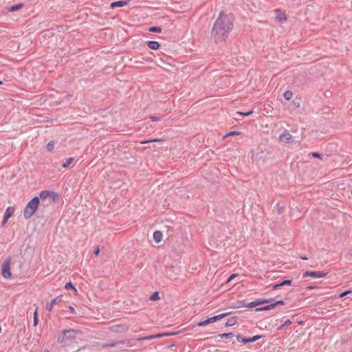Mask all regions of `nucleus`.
I'll use <instances>...</instances> for the list:
<instances>
[{"label": "nucleus", "instance_id": "nucleus-1", "mask_svg": "<svg viewBox=\"0 0 352 352\" xmlns=\"http://www.w3.org/2000/svg\"><path fill=\"white\" fill-rule=\"evenodd\" d=\"M234 18L232 14L221 12L215 21L212 32V37L216 42L225 41L234 27Z\"/></svg>", "mask_w": 352, "mask_h": 352}, {"label": "nucleus", "instance_id": "nucleus-2", "mask_svg": "<svg viewBox=\"0 0 352 352\" xmlns=\"http://www.w3.org/2000/svg\"><path fill=\"white\" fill-rule=\"evenodd\" d=\"M39 206V198L38 197H34L26 205L23 215L25 218H30L37 210Z\"/></svg>", "mask_w": 352, "mask_h": 352}, {"label": "nucleus", "instance_id": "nucleus-3", "mask_svg": "<svg viewBox=\"0 0 352 352\" xmlns=\"http://www.w3.org/2000/svg\"><path fill=\"white\" fill-rule=\"evenodd\" d=\"M12 258L10 256L6 258L1 267V275L6 279H10L12 277L11 272Z\"/></svg>", "mask_w": 352, "mask_h": 352}, {"label": "nucleus", "instance_id": "nucleus-4", "mask_svg": "<svg viewBox=\"0 0 352 352\" xmlns=\"http://www.w3.org/2000/svg\"><path fill=\"white\" fill-rule=\"evenodd\" d=\"M78 333L74 329L64 330L62 336L59 337L58 340L59 342H64L68 340H72L76 338V335Z\"/></svg>", "mask_w": 352, "mask_h": 352}, {"label": "nucleus", "instance_id": "nucleus-5", "mask_svg": "<svg viewBox=\"0 0 352 352\" xmlns=\"http://www.w3.org/2000/svg\"><path fill=\"white\" fill-rule=\"evenodd\" d=\"M228 314H229V313H223L219 315L213 316V317L210 318L204 321L199 322L197 324V326L198 327H204V326L208 325L210 323H213L219 320H221V319L226 317L227 316H228Z\"/></svg>", "mask_w": 352, "mask_h": 352}, {"label": "nucleus", "instance_id": "nucleus-6", "mask_svg": "<svg viewBox=\"0 0 352 352\" xmlns=\"http://www.w3.org/2000/svg\"><path fill=\"white\" fill-rule=\"evenodd\" d=\"M42 200L47 199V198H52L54 202L56 201L58 199V193L50 191V190H43L40 192L39 197Z\"/></svg>", "mask_w": 352, "mask_h": 352}, {"label": "nucleus", "instance_id": "nucleus-7", "mask_svg": "<svg viewBox=\"0 0 352 352\" xmlns=\"http://www.w3.org/2000/svg\"><path fill=\"white\" fill-rule=\"evenodd\" d=\"M275 19L280 23H284L287 21V16L285 12L280 9L274 10Z\"/></svg>", "mask_w": 352, "mask_h": 352}, {"label": "nucleus", "instance_id": "nucleus-8", "mask_svg": "<svg viewBox=\"0 0 352 352\" xmlns=\"http://www.w3.org/2000/svg\"><path fill=\"white\" fill-rule=\"evenodd\" d=\"M327 273H324V272H320V271H318V272L307 271L303 274L302 276L304 278L310 276V277H313V278H319L325 277L327 276Z\"/></svg>", "mask_w": 352, "mask_h": 352}, {"label": "nucleus", "instance_id": "nucleus-9", "mask_svg": "<svg viewBox=\"0 0 352 352\" xmlns=\"http://www.w3.org/2000/svg\"><path fill=\"white\" fill-rule=\"evenodd\" d=\"M279 140L285 144H289L293 142V136L288 131H285L279 136Z\"/></svg>", "mask_w": 352, "mask_h": 352}, {"label": "nucleus", "instance_id": "nucleus-10", "mask_svg": "<svg viewBox=\"0 0 352 352\" xmlns=\"http://www.w3.org/2000/svg\"><path fill=\"white\" fill-rule=\"evenodd\" d=\"M14 212V208L13 207H8L6 210V212L3 215V221L2 222V226H3L8 221L10 217H11Z\"/></svg>", "mask_w": 352, "mask_h": 352}, {"label": "nucleus", "instance_id": "nucleus-11", "mask_svg": "<svg viewBox=\"0 0 352 352\" xmlns=\"http://www.w3.org/2000/svg\"><path fill=\"white\" fill-rule=\"evenodd\" d=\"M270 300L267 299H258L255 301L250 302L246 307L252 308L262 304L267 303Z\"/></svg>", "mask_w": 352, "mask_h": 352}, {"label": "nucleus", "instance_id": "nucleus-12", "mask_svg": "<svg viewBox=\"0 0 352 352\" xmlns=\"http://www.w3.org/2000/svg\"><path fill=\"white\" fill-rule=\"evenodd\" d=\"M129 2L128 1H118L111 3L110 7L112 9H113L115 8H118V7H124V6L129 5Z\"/></svg>", "mask_w": 352, "mask_h": 352}, {"label": "nucleus", "instance_id": "nucleus-13", "mask_svg": "<svg viewBox=\"0 0 352 352\" xmlns=\"http://www.w3.org/2000/svg\"><path fill=\"white\" fill-rule=\"evenodd\" d=\"M147 46L151 50H158L160 47V43L157 41H149L146 42Z\"/></svg>", "mask_w": 352, "mask_h": 352}, {"label": "nucleus", "instance_id": "nucleus-14", "mask_svg": "<svg viewBox=\"0 0 352 352\" xmlns=\"http://www.w3.org/2000/svg\"><path fill=\"white\" fill-rule=\"evenodd\" d=\"M163 234L160 231H155L153 233V239L155 243H159L162 241Z\"/></svg>", "mask_w": 352, "mask_h": 352}, {"label": "nucleus", "instance_id": "nucleus-15", "mask_svg": "<svg viewBox=\"0 0 352 352\" xmlns=\"http://www.w3.org/2000/svg\"><path fill=\"white\" fill-rule=\"evenodd\" d=\"M23 7V3H18V4L14 5L11 7L8 8L7 9V11L8 12H14L21 10Z\"/></svg>", "mask_w": 352, "mask_h": 352}, {"label": "nucleus", "instance_id": "nucleus-16", "mask_svg": "<svg viewBox=\"0 0 352 352\" xmlns=\"http://www.w3.org/2000/svg\"><path fill=\"white\" fill-rule=\"evenodd\" d=\"M237 318L236 317H232L229 319H228L227 322H226V327H232L236 324Z\"/></svg>", "mask_w": 352, "mask_h": 352}, {"label": "nucleus", "instance_id": "nucleus-17", "mask_svg": "<svg viewBox=\"0 0 352 352\" xmlns=\"http://www.w3.org/2000/svg\"><path fill=\"white\" fill-rule=\"evenodd\" d=\"M57 300L58 298L52 299L50 301V302L48 305H47L46 309L48 310L49 311H51L53 309L54 306L56 304Z\"/></svg>", "mask_w": 352, "mask_h": 352}, {"label": "nucleus", "instance_id": "nucleus-18", "mask_svg": "<svg viewBox=\"0 0 352 352\" xmlns=\"http://www.w3.org/2000/svg\"><path fill=\"white\" fill-rule=\"evenodd\" d=\"M291 283H292L291 280H285L283 281L282 283H280V284L274 285L273 286V289H277L280 287H282L283 285H291Z\"/></svg>", "mask_w": 352, "mask_h": 352}, {"label": "nucleus", "instance_id": "nucleus-19", "mask_svg": "<svg viewBox=\"0 0 352 352\" xmlns=\"http://www.w3.org/2000/svg\"><path fill=\"white\" fill-rule=\"evenodd\" d=\"M162 336V334L153 335V336H146V337L138 338V340L140 341V340H151V339H155V338H160Z\"/></svg>", "mask_w": 352, "mask_h": 352}, {"label": "nucleus", "instance_id": "nucleus-20", "mask_svg": "<svg viewBox=\"0 0 352 352\" xmlns=\"http://www.w3.org/2000/svg\"><path fill=\"white\" fill-rule=\"evenodd\" d=\"M111 330L115 332H121L126 331V329L123 325H117L111 327Z\"/></svg>", "mask_w": 352, "mask_h": 352}, {"label": "nucleus", "instance_id": "nucleus-21", "mask_svg": "<svg viewBox=\"0 0 352 352\" xmlns=\"http://www.w3.org/2000/svg\"><path fill=\"white\" fill-rule=\"evenodd\" d=\"M65 288L66 289H72L74 290L75 295L78 294V291H77L76 288L74 287V285L71 282L67 283L65 285Z\"/></svg>", "mask_w": 352, "mask_h": 352}, {"label": "nucleus", "instance_id": "nucleus-22", "mask_svg": "<svg viewBox=\"0 0 352 352\" xmlns=\"http://www.w3.org/2000/svg\"><path fill=\"white\" fill-rule=\"evenodd\" d=\"M283 96H284L285 99H286L287 100H289L292 99V98L293 96V93H292V91L287 90V91H285V93L283 94Z\"/></svg>", "mask_w": 352, "mask_h": 352}, {"label": "nucleus", "instance_id": "nucleus-23", "mask_svg": "<svg viewBox=\"0 0 352 352\" xmlns=\"http://www.w3.org/2000/svg\"><path fill=\"white\" fill-rule=\"evenodd\" d=\"M38 323V308H36V310L34 313V326L36 327Z\"/></svg>", "mask_w": 352, "mask_h": 352}, {"label": "nucleus", "instance_id": "nucleus-24", "mask_svg": "<svg viewBox=\"0 0 352 352\" xmlns=\"http://www.w3.org/2000/svg\"><path fill=\"white\" fill-rule=\"evenodd\" d=\"M74 161V158L73 157H69L68 159L66 160V161L63 164V168H67Z\"/></svg>", "mask_w": 352, "mask_h": 352}, {"label": "nucleus", "instance_id": "nucleus-25", "mask_svg": "<svg viewBox=\"0 0 352 352\" xmlns=\"http://www.w3.org/2000/svg\"><path fill=\"white\" fill-rule=\"evenodd\" d=\"M148 31L151 32H157V33H161L162 32V28L160 27H151L148 29Z\"/></svg>", "mask_w": 352, "mask_h": 352}, {"label": "nucleus", "instance_id": "nucleus-26", "mask_svg": "<svg viewBox=\"0 0 352 352\" xmlns=\"http://www.w3.org/2000/svg\"><path fill=\"white\" fill-rule=\"evenodd\" d=\"M55 143L54 141H50L46 146V148L48 151H52L54 148Z\"/></svg>", "mask_w": 352, "mask_h": 352}, {"label": "nucleus", "instance_id": "nucleus-27", "mask_svg": "<svg viewBox=\"0 0 352 352\" xmlns=\"http://www.w3.org/2000/svg\"><path fill=\"white\" fill-rule=\"evenodd\" d=\"M162 140L161 139L155 138V139L150 140L142 141L140 142V144H144L149 143V142H162Z\"/></svg>", "mask_w": 352, "mask_h": 352}, {"label": "nucleus", "instance_id": "nucleus-28", "mask_svg": "<svg viewBox=\"0 0 352 352\" xmlns=\"http://www.w3.org/2000/svg\"><path fill=\"white\" fill-rule=\"evenodd\" d=\"M261 338V336H258V335L254 336H253V337H252L250 338L247 339L248 343V342H255V341L259 340Z\"/></svg>", "mask_w": 352, "mask_h": 352}, {"label": "nucleus", "instance_id": "nucleus-29", "mask_svg": "<svg viewBox=\"0 0 352 352\" xmlns=\"http://www.w3.org/2000/svg\"><path fill=\"white\" fill-rule=\"evenodd\" d=\"M150 299L151 300H157L160 299L159 294L158 292L153 293L151 296L150 297Z\"/></svg>", "mask_w": 352, "mask_h": 352}, {"label": "nucleus", "instance_id": "nucleus-30", "mask_svg": "<svg viewBox=\"0 0 352 352\" xmlns=\"http://www.w3.org/2000/svg\"><path fill=\"white\" fill-rule=\"evenodd\" d=\"M233 333H222V334H220L219 335V336L221 338H232L233 337Z\"/></svg>", "mask_w": 352, "mask_h": 352}, {"label": "nucleus", "instance_id": "nucleus-31", "mask_svg": "<svg viewBox=\"0 0 352 352\" xmlns=\"http://www.w3.org/2000/svg\"><path fill=\"white\" fill-rule=\"evenodd\" d=\"M253 113V111H250L247 113H243V112H241V111H237L236 112V114L238 115H241V116H249L250 115H252Z\"/></svg>", "mask_w": 352, "mask_h": 352}, {"label": "nucleus", "instance_id": "nucleus-32", "mask_svg": "<svg viewBox=\"0 0 352 352\" xmlns=\"http://www.w3.org/2000/svg\"><path fill=\"white\" fill-rule=\"evenodd\" d=\"M247 339L248 338H241V336H236L237 341L241 342L243 344H247L248 343Z\"/></svg>", "mask_w": 352, "mask_h": 352}, {"label": "nucleus", "instance_id": "nucleus-33", "mask_svg": "<svg viewBox=\"0 0 352 352\" xmlns=\"http://www.w3.org/2000/svg\"><path fill=\"white\" fill-rule=\"evenodd\" d=\"M292 324V321H290L289 320H286L284 324L281 326H280L279 327H278V330H280L283 327L285 326H289Z\"/></svg>", "mask_w": 352, "mask_h": 352}, {"label": "nucleus", "instance_id": "nucleus-34", "mask_svg": "<svg viewBox=\"0 0 352 352\" xmlns=\"http://www.w3.org/2000/svg\"><path fill=\"white\" fill-rule=\"evenodd\" d=\"M351 290L345 291V292H344L341 293V294H340L339 297H340V298H342V297H344V296H346V295H348V294H351Z\"/></svg>", "mask_w": 352, "mask_h": 352}, {"label": "nucleus", "instance_id": "nucleus-35", "mask_svg": "<svg viewBox=\"0 0 352 352\" xmlns=\"http://www.w3.org/2000/svg\"><path fill=\"white\" fill-rule=\"evenodd\" d=\"M241 131H231L230 133H228V135H241Z\"/></svg>", "mask_w": 352, "mask_h": 352}, {"label": "nucleus", "instance_id": "nucleus-36", "mask_svg": "<svg viewBox=\"0 0 352 352\" xmlns=\"http://www.w3.org/2000/svg\"><path fill=\"white\" fill-rule=\"evenodd\" d=\"M311 155L314 157L322 159L321 155L319 154L318 153H312Z\"/></svg>", "mask_w": 352, "mask_h": 352}, {"label": "nucleus", "instance_id": "nucleus-37", "mask_svg": "<svg viewBox=\"0 0 352 352\" xmlns=\"http://www.w3.org/2000/svg\"><path fill=\"white\" fill-rule=\"evenodd\" d=\"M237 275L236 274H232L228 279L227 283L230 282L232 280H233Z\"/></svg>", "mask_w": 352, "mask_h": 352}, {"label": "nucleus", "instance_id": "nucleus-38", "mask_svg": "<svg viewBox=\"0 0 352 352\" xmlns=\"http://www.w3.org/2000/svg\"><path fill=\"white\" fill-rule=\"evenodd\" d=\"M257 310H259V311H267V310H269V308H268V307L267 305L265 307L257 309Z\"/></svg>", "mask_w": 352, "mask_h": 352}, {"label": "nucleus", "instance_id": "nucleus-39", "mask_svg": "<svg viewBox=\"0 0 352 352\" xmlns=\"http://www.w3.org/2000/svg\"><path fill=\"white\" fill-rule=\"evenodd\" d=\"M274 304H275L276 306L278 305H284V302L283 300H278V301L276 302Z\"/></svg>", "mask_w": 352, "mask_h": 352}, {"label": "nucleus", "instance_id": "nucleus-40", "mask_svg": "<svg viewBox=\"0 0 352 352\" xmlns=\"http://www.w3.org/2000/svg\"><path fill=\"white\" fill-rule=\"evenodd\" d=\"M69 309L71 311V313H72V314L76 313L75 309L72 306H69Z\"/></svg>", "mask_w": 352, "mask_h": 352}, {"label": "nucleus", "instance_id": "nucleus-41", "mask_svg": "<svg viewBox=\"0 0 352 352\" xmlns=\"http://www.w3.org/2000/svg\"><path fill=\"white\" fill-rule=\"evenodd\" d=\"M99 253H100V248H98L95 250V252H94V255L98 256V255L99 254Z\"/></svg>", "mask_w": 352, "mask_h": 352}, {"label": "nucleus", "instance_id": "nucleus-42", "mask_svg": "<svg viewBox=\"0 0 352 352\" xmlns=\"http://www.w3.org/2000/svg\"><path fill=\"white\" fill-rule=\"evenodd\" d=\"M267 307H268L269 310H270V309H272L276 307V305H275L274 303H273V304L267 305Z\"/></svg>", "mask_w": 352, "mask_h": 352}, {"label": "nucleus", "instance_id": "nucleus-43", "mask_svg": "<svg viewBox=\"0 0 352 352\" xmlns=\"http://www.w3.org/2000/svg\"><path fill=\"white\" fill-rule=\"evenodd\" d=\"M151 119L152 121H158V120H160V118H157V117H151Z\"/></svg>", "mask_w": 352, "mask_h": 352}, {"label": "nucleus", "instance_id": "nucleus-44", "mask_svg": "<svg viewBox=\"0 0 352 352\" xmlns=\"http://www.w3.org/2000/svg\"><path fill=\"white\" fill-rule=\"evenodd\" d=\"M314 288H316V287H314V286H308V287H307V289H314Z\"/></svg>", "mask_w": 352, "mask_h": 352}, {"label": "nucleus", "instance_id": "nucleus-45", "mask_svg": "<svg viewBox=\"0 0 352 352\" xmlns=\"http://www.w3.org/2000/svg\"><path fill=\"white\" fill-rule=\"evenodd\" d=\"M230 135H228V133H227L226 135H225L223 137V139H226L228 137H230Z\"/></svg>", "mask_w": 352, "mask_h": 352}, {"label": "nucleus", "instance_id": "nucleus-46", "mask_svg": "<svg viewBox=\"0 0 352 352\" xmlns=\"http://www.w3.org/2000/svg\"><path fill=\"white\" fill-rule=\"evenodd\" d=\"M300 258H301L302 259H303V260H307V257H305V256H301Z\"/></svg>", "mask_w": 352, "mask_h": 352}, {"label": "nucleus", "instance_id": "nucleus-47", "mask_svg": "<svg viewBox=\"0 0 352 352\" xmlns=\"http://www.w3.org/2000/svg\"><path fill=\"white\" fill-rule=\"evenodd\" d=\"M43 352H50L48 349H45Z\"/></svg>", "mask_w": 352, "mask_h": 352}, {"label": "nucleus", "instance_id": "nucleus-48", "mask_svg": "<svg viewBox=\"0 0 352 352\" xmlns=\"http://www.w3.org/2000/svg\"><path fill=\"white\" fill-rule=\"evenodd\" d=\"M3 84V82L2 81H0V85H2Z\"/></svg>", "mask_w": 352, "mask_h": 352}]
</instances>
